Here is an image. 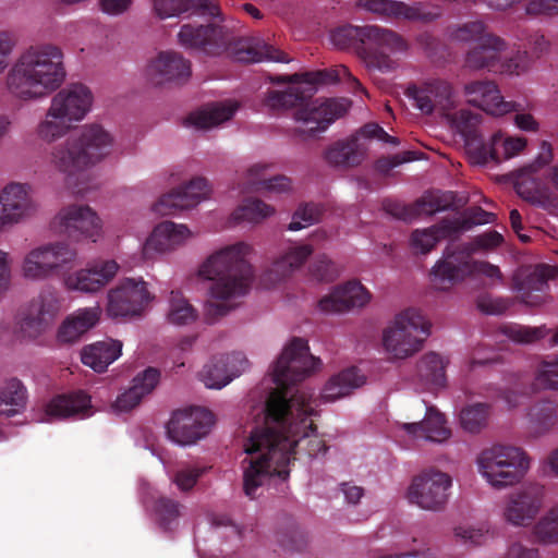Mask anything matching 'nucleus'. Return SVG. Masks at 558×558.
Instances as JSON below:
<instances>
[{"label": "nucleus", "mask_w": 558, "mask_h": 558, "mask_svg": "<svg viewBox=\"0 0 558 558\" xmlns=\"http://www.w3.org/2000/svg\"><path fill=\"white\" fill-rule=\"evenodd\" d=\"M320 364L310 353L307 341L293 338L283 349L272 369L276 388L267 397L263 417L244 444L247 463L243 474V490L250 498L269 476L282 480L289 476V464L294 459L295 448L306 441L304 448L310 457L325 453L328 447L316 435L313 416L317 415L312 395L304 390L292 392V386L304 380Z\"/></svg>", "instance_id": "f257e3e1"}, {"label": "nucleus", "mask_w": 558, "mask_h": 558, "mask_svg": "<svg viewBox=\"0 0 558 558\" xmlns=\"http://www.w3.org/2000/svg\"><path fill=\"white\" fill-rule=\"evenodd\" d=\"M341 80H348L355 87L363 89L349 69L340 65L330 70L276 76L271 80L274 83H290V85L283 90H268L264 104L276 113L294 108V119L301 123L295 129L296 134L314 137L325 132L336 119L342 117L349 106L344 99H313L316 85L337 83Z\"/></svg>", "instance_id": "f03ea898"}, {"label": "nucleus", "mask_w": 558, "mask_h": 558, "mask_svg": "<svg viewBox=\"0 0 558 558\" xmlns=\"http://www.w3.org/2000/svg\"><path fill=\"white\" fill-rule=\"evenodd\" d=\"M250 248L243 242L226 246L199 266V277L211 281L208 288L211 301L207 304L210 318L227 315L233 308L231 302L248 292L253 271L245 257Z\"/></svg>", "instance_id": "7ed1b4c3"}, {"label": "nucleus", "mask_w": 558, "mask_h": 558, "mask_svg": "<svg viewBox=\"0 0 558 558\" xmlns=\"http://www.w3.org/2000/svg\"><path fill=\"white\" fill-rule=\"evenodd\" d=\"M62 50L50 44L31 46L9 70L5 84L10 95L22 101L43 99L65 81Z\"/></svg>", "instance_id": "20e7f679"}, {"label": "nucleus", "mask_w": 558, "mask_h": 558, "mask_svg": "<svg viewBox=\"0 0 558 558\" xmlns=\"http://www.w3.org/2000/svg\"><path fill=\"white\" fill-rule=\"evenodd\" d=\"M331 41L339 49L353 48L368 71L391 73L398 61L391 56L404 54L408 40L397 32L378 25L338 27L331 33Z\"/></svg>", "instance_id": "39448f33"}, {"label": "nucleus", "mask_w": 558, "mask_h": 558, "mask_svg": "<svg viewBox=\"0 0 558 558\" xmlns=\"http://www.w3.org/2000/svg\"><path fill=\"white\" fill-rule=\"evenodd\" d=\"M180 44L187 48L202 51L208 56H220L225 52L234 54L243 62L275 61L288 63V56L264 44L258 48L245 47L242 40H235L232 32L220 24L193 25L184 24L178 34Z\"/></svg>", "instance_id": "423d86ee"}, {"label": "nucleus", "mask_w": 558, "mask_h": 558, "mask_svg": "<svg viewBox=\"0 0 558 558\" xmlns=\"http://www.w3.org/2000/svg\"><path fill=\"white\" fill-rule=\"evenodd\" d=\"M111 146L112 137L101 125H85L77 136H71L53 149L51 161L59 171L72 175L101 160Z\"/></svg>", "instance_id": "0eeeda50"}, {"label": "nucleus", "mask_w": 558, "mask_h": 558, "mask_svg": "<svg viewBox=\"0 0 558 558\" xmlns=\"http://www.w3.org/2000/svg\"><path fill=\"white\" fill-rule=\"evenodd\" d=\"M478 470L495 488L518 483L529 469L525 452L513 446L495 445L482 451L477 459Z\"/></svg>", "instance_id": "6e6552de"}, {"label": "nucleus", "mask_w": 558, "mask_h": 558, "mask_svg": "<svg viewBox=\"0 0 558 558\" xmlns=\"http://www.w3.org/2000/svg\"><path fill=\"white\" fill-rule=\"evenodd\" d=\"M429 329L430 325L421 311L407 308L398 314L393 325L384 331V348L393 359L412 356L421 350Z\"/></svg>", "instance_id": "1a4fd4ad"}, {"label": "nucleus", "mask_w": 558, "mask_h": 558, "mask_svg": "<svg viewBox=\"0 0 558 558\" xmlns=\"http://www.w3.org/2000/svg\"><path fill=\"white\" fill-rule=\"evenodd\" d=\"M77 256L76 248L65 241L45 243L24 256L22 275L27 280L45 281L74 268Z\"/></svg>", "instance_id": "9d476101"}, {"label": "nucleus", "mask_w": 558, "mask_h": 558, "mask_svg": "<svg viewBox=\"0 0 558 558\" xmlns=\"http://www.w3.org/2000/svg\"><path fill=\"white\" fill-rule=\"evenodd\" d=\"M452 477L436 468H428L412 478L408 499L412 505L427 511H442L449 500Z\"/></svg>", "instance_id": "9b49d317"}, {"label": "nucleus", "mask_w": 558, "mask_h": 558, "mask_svg": "<svg viewBox=\"0 0 558 558\" xmlns=\"http://www.w3.org/2000/svg\"><path fill=\"white\" fill-rule=\"evenodd\" d=\"M471 277L470 244L446 247L439 260L429 272L432 287L438 291H449Z\"/></svg>", "instance_id": "f8f14e48"}, {"label": "nucleus", "mask_w": 558, "mask_h": 558, "mask_svg": "<svg viewBox=\"0 0 558 558\" xmlns=\"http://www.w3.org/2000/svg\"><path fill=\"white\" fill-rule=\"evenodd\" d=\"M213 425L214 414L205 408L177 410L167 424V434L178 445H193L204 438Z\"/></svg>", "instance_id": "ddd939ff"}, {"label": "nucleus", "mask_w": 558, "mask_h": 558, "mask_svg": "<svg viewBox=\"0 0 558 558\" xmlns=\"http://www.w3.org/2000/svg\"><path fill=\"white\" fill-rule=\"evenodd\" d=\"M545 499V487L529 484L508 495L502 507V519L517 527L531 525L539 513Z\"/></svg>", "instance_id": "4468645a"}, {"label": "nucleus", "mask_w": 558, "mask_h": 558, "mask_svg": "<svg viewBox=\"0 0 558 558\" xmlns=\"http://www.w3.org/2000/svg\"><path fill=\"white\" fill-rule=\"evenodd\" d=\"M405 94L414 101V107L424 114H432L435 111L445 114L456 107L454 89L451 83L442 78L410 85Z\"/></svg>", "instance_id": "2eb2a0df"}, {"label": "nucleus", "mask_w": 558, "mask_h": 558, "mask_svg": "<svg viewBox=\"0 0 558 558\" xmlns=\"http://www.w3.org/2000/svg\"><path fill=\"white\" fill-rule=\"evenodd\" d=\"M151 299L143 279L126 278L109 291L107 313L111 317L140 315Z\"/></svg>", "instance_id": "dca6fc26"}, {"label": "nucleus", "mask_w": 558, "mask_h": 558, "mask_svg": "<svg viewBox=\"0 0 558 558\" xmlns=\"http://www.w3.org/2000/svg\"><path fill=\"white\" fill-rule=\"evenodd\" d=\"M59 231L75 241L96 242L101 235V221L97 214L86 205H70L60 210L54 219Z\"/></svg>", "instance_id": "f3484780"}, {"label": "nucleus", "mask_w": 558, "mask_h": 558, "mask_svg": "<svg viewBox=\"0 0 558 558\" xmlns=\"http://www.w3.org/2000/svg\"><path fill=\"white\" fill-rule=\"evenodd\" d=\"M525 146L524 137H504L500 132H497L487 142L483 138H472L468 144V153L475 163L484 166L488 162L499 163L510 159L522 151Z\"/></svg>", "instance_id": "a211bd4d"}, {"label": "nucleus", "mask_w": 558, "mask_h": 558, "mask_svg": "<svg viewBox=\"0 0 558 558\" xmlns=\"http://www.w3.org/2000/svg\"><path fill=\"white\" fill-rule=\"evenodd\" d=\"M357 7L385 20L430 23L439 17L438 12L429 11L422 2L408 4L398 0H359Z\"/></svg>", "instance_id": "6ab92c4d"}, {"label": "nucleus", "mask_w": 558, "mask_h": 558, "mask_svg": "<svg viewBox=\"0 0 558 558\" xmlns=\"http://www.w3.org/2000/svg\"><path fill=\"white\" fill-rule=\"evenodd\" d=\"M210 185L205 178L197 177L187 184L162 195L154 205L153 210L161 216L174 215L179 210L189 209L206 199Z\"/></svg>", "instance_id": "aec40b11"}, {"label": "nucleus", "mask_w": 558, "mask_h": 558, "mask_svg": "<svg viewBox=\"0 0 558 558\" xmlns=\"http://www.w3.org/2000/svg\"><path fill=\"white\" fill-rule=\"evenodd\" d=\"M93 94L81 83L60 89L51 99L50 116H61L71 123L81 121L90 110Z\"/></svg>", "instance_id": "412c9836"}, {"label": "nucleus", "mask_w": 558, "mask_h": 558, "mask_svg": "<svg viewBox=\"0 0 558 558\" xmlns=\"http://www.w3.org/2000/svg\"><path fill=\"white\" fill-rule=\"evenodd\" d=\"M118 269L119 265L114 260H101L90 267L68 274L63 283L69 291L95 293L112 280Z\"/></svg>", "instance_id": "4be33fe9"}, {"label": "nucleus", "mask_w": 558, "mask_h": 558, "mask_svg": "<svg viewBox=\"0 0 558 558\" xmlns=\"http://www.w3.org/2000/svg\"><path fill=\"white\" fill-rule=\"evenodd\" d=\"M247 366L248 361L241 352L214 356L204 365L201 377L206 387L220 389L239 377Z\"/></svg>", "instance_id": "5701e85b"}, {"label": "nucleus", "mask_w": 558, "mask_h": 558, "mask_svg": "<svg viewBox=\"0 0 558 558\" xmlns=\"http://www.w3.org/2000/svg\"><path fill=\"white\" fill-rule=\"evenodd\" d=\"M464 95L470 105L494 116H502L517 110L513 101H506L497 85L492 81H473L464 86Z\"/></svg>", "instance_id": "b1692460"}, {"label": "nucleus", "mask_w": 558, "mask_h": 558, "mask_svg": "<svg viewBox=\"0 0 558 558\" xmlns=\"http://www.w3.org/2000/svg\"><path fill=\"white\" fill-rule=\"evenodd\" d=\"M147 73L156 85L168 82L180 84L191 76V62L178 52L163 51L149 63Z\"/></svg>", "instance_id": "393cba45"}, {"label": "nucleus", "mask_w": 558, "mask_h": 558, "mask_svg": "<svg viewBox=\"0 0 558 558\" xmlns=\"http://www.w3.org/2000/svg\"><path fill=\"white\" fill-rule=\"evenodd\" d=\"M369 299V292L359 281H349L320 299L318 307L326 314L342 313L364 306Z\"/></svg>", "instance_id": "a878e982"}, {"label": "nucleus", "mask_w": 558, "mask_h": 558, "mask_svg": "<svg viewBox=\"0 0 558 558\" xmlns=\"http://www.w3.org/2000/svg\"><path fill=\"white\" fill-rule=\"evenodd\" d=\"M506 47L507 44L502 38L486 35L481 43L468 51L464 66L472 71L486 69L489 72H498Z\"/></svg>", "instance_id": "bb28decb"}, {"label": "nucleus", "mask_w": 558, "mask_h": 558, "mask_svg": "<svg viewBox=\"0 0 558 558\" xmlns=\"http://www.w3.org/2000/svg\"><path fill=\"white\" fill-rule=\"evenodd\" d=\"M550 268L537 266L531 271H521L514 277V289L521 301L530 306H539L547 300Z\"/></svg>", "instance_id": "cd10ccee"}, {"label": "nucleus", "mask_w": 558, "mask_h": 558, "mask_svg": "<svg viewBox=\"0 0 558 558\" xmlns=\"http://www.w3.org/2000/svg\"><path fill=\"white\" fill-rule=\"evenodd\" d=\"M154 10L160 19L181 13L203 17H221V9L216 0H153Z\"/></svg>", "instance_id": "c85d7f7f"}, {"label": "nucleus", "mask_w": 558, "mask_h": 558, "mask_svg": "<svg viewBox=\"0 0 558 558\" xmlns=\"http://www.w3.org/2000/svg\"><path fill=\"white\" fill-rule=\"evenodd\" d=\"M33 209L27 184L10 183L0 193V216L8 223L19 222Z\"/></svg>", "instance_id": "c756f323"}, {"label": "nucleus", "mask_w": 558, "mask_h": 558, "mask_svg": "<svg viewBox=\"0 0 558 558\" xmlns=\"http://www.w3.org/2000/svg\"><path fill=\"white\" fill-rule=\"evenodd\" d=\"M268 163H255L251 166L242 181L239 183L241 193L248 192H270L283 193L291 189V180L286 175L268 177Z\"/></svg>", "instance_id": "7c9ffc66"}, {"label": "nucleus", "mask_w": 558, "mask_h": 558, "mask_svg": "<svg viewBox=\"0 0 558 558\" xmlns=\"http://www.w3.org/2000/svg\"><path fill=\"white\" fill-rule=\"evenodd\" d=\"M401 428L414 439L433 442L447 440L451 432L446 426V418L435 407H428L422 422L403 423Z\"/></svg>", "instance_id": "2f4dec72"}, {"label": "nucleus", "mask_w": 558, "mask_h": 558, "mask_svg": "<svg viewBox=\"0 0 558 558\" xmlns=\"http://www.w3.org/2000/svg\"><path fill=\"white\" fill-rule=\"evenodd\" d=\"M160 373L155 367H148L144 372L137 374L132 386L118 396L114 407L119 411H130L135 408L144 396L150 393L159 383Z\"/></svg>", "instance_id": "473e14b6"}, {"label": "nucleus", "mask_w": 558, "mask_h": 558, "mask_svg": "<svg viewBox=\"0 0 558 558\" xmlns=\"http://www.w3.org/2000/svg\"><path fill=\"white\" fill-rule=\"evenodd\" d=\"M90 398L83 391L58 395L46 407V414L54 418L86 417L89 415Z\"/></svg>", "instance_id": "72a5a7b5"}, {"label": "nucleus", "mask_w": 558, "mask_h": 558, "mask_svg": "<svg viewBox=\"0 0 558 558\" xmlns=\"http://www.w3.org/2000/svg\"><path fill=\"white\" fill-rule=\"evenodd\" d=\"M100 313L98 306L77 310L68 316L59 327L58 340L64 343L77 341L98 323Z\"/></svg>", "instance_id": "f704fd0d"}, {"label": "nucleus", "mask_w": 558, "mask_h": 558, "mask_svg": "<svg viewBox=\"0 0 558 558\" xmlns=\"http://www.w3.org/2000/svg\"><path fill=\"white\" fill-rule=\"evenodd\" d=\"M191 236V231L184 225H177L172 221H162L155 227L146 241V251L160 253L173 250Z\"/></svg>", "instance_id": "c9c22d12"}, {"label": "nucleus", "mask_w": 558, "mask_h": 558, "mask_svg": "<svg viewBox=\"0 0 558 558\" xmlns=\"http://www.w3.org/2000/svg\"><path fill=\"white\" fill-rule=\"evenodd\" d=\"M238 108L235 101L213 102L190 113L185 122L197 130H208L230 120Z\"/></svg>", "instance_id": "e433bc0d"}, {"label": "nucleus", "mask_w": 558, "mask_h": 558, "mask_svg": "<svg viewBox=\"0 0 558 558\" xmlns=\"http://www.w3.org/2000/svg\"><path fill=\"white\" fill-rule=\"evenodd\" d=\"M449 219L445 218L437 225L425 229H415L410 236V245L415 254L426 255L430 253L437 243L444 239H456Z\"/></svg>", "instance_id": "4c0bfd02"}, {"label": "nucleus", "mask_w": 558, "mask_h": 558, "mask_svg": "<svg viewBox=\"0 0 558 558\" xmlns=\"http://www.w3.org/2000/svg\"><path fill=\"white\" fill-rule=\"evenodd\" d=\"M366 146L357 135L347 141H339L325 153V159L332 166L355 167L362 163L366 156Z\"/></svg>", "instance_id": "58836bf2"}, {"label": "nucleus", "mask_w": 558, "mask_h": 558, "mask_svg": "<svg viewBox=\"0 0 558 558\" xmlns=\"http://www.w3.org/2000/svg\"><path fill=\"white\" fill-rule=\"evenodd\" d=\"M121 351L122 343L118 340L99 341L85 347L81 360L84 365L101 373L121 355Z\"/></svg>", "instance_id": "ea45409f"}, {"label": "nucleus", "mask_w": 558, "mask_h": 558, "mask_svg": "<svg viewBox=\"0 0 558 558\" xmlns=\"http://www.w3.org/2000/svg\"><path fill=\"white\" fill-rule=\"evenodd\" d=\"M364 383L365 376L360 373L357 367L353 366L331 377L326 384L322 397L326 401H335L350 395L352 390L361 387Z\"/></svg>", "instance_id": "a19ab883"}, {"label": "nucleus", "mask_w": 558, "mask_h": 558, "mask_svg": "<svg viewBox=\"0 0 558 558\" xmlns=\"http://www.w3.org/2000/svg\"><path fill=\"white\" fill-rule=\"evenodd\" d=\"M312 253L313 248L308 244L290 247L284 254L274 262L269 270V275L274 276L276 281L284 279L295 269L300 268Z\"/></svg>", "instance_id": "79ce46f5"}, {"label": "nucleus", "mask_w": 558, "mask_h": 558, "mask_svg": "<svg viewBox=\"0 0 558 558\" xmlns=\"http://www.w3.org/2000/svg\"><path fill=\"white\" fill-rule=\"evenodd\" d=\"M26 388L17 378L7 380L0 387V415L8 417L22 412L26 407Z\"/></svg>", "instance_id": "37998d69"}, {"label": "nucleus", "mask_w": 558, "mask_h": 558, "mask_svg": "<svg viewBox=\"0 0 558 558\" xmlns=\"http://www.w3.org/2000/svg\"><path fill=\"white\" fill-rule=\"evenodd\" d=\"M531 535L543 546L558 545V502L553 505L533 525Z\"/></svg>", "instance_id": "c03bdc74"}, {"label": "nucleus", "mask_w": 558, "mask_h": 558, "mask_svg": "<svg viewBox=\"0 0 558 558\" xmlns=\"http://www.w3.org/2000/svg\"><path fill=\"white\" fill-rule=\"evenodd\" d=\"M446 365L442 356L435 352L423 355L417 364V375L422 381L432 387L446 385Z\"/></svg>", "instance_id": "a18cd8bd"}, {"label": "nucleus", "mask_w": 558, "mask_h": 558, "mask_svg": "<svg viewBox=\"0 0 558 558\" xmlns=\"http://www.w3.org/2000/svg\"><path fill=\"white\" fill-rule=\"evenodd\" d=\"M530 418L537 435L547 433L557 423V403L543 400L535 403L530 410Z\"/></svg>", "instance_id": "49530a36"}, {"label": "nucleus", "mask_w": 558, "mask_h": 558, "mask_svg": "<svg viewBox=\"0 0 558 558\" xmlns=\"http://www.w3.org/2000/svg\"><path fill=\"white\" fill-rule=\"evenodd\" d=\"M72 123L61 116H50V107L45 118L38 123L36 134L46 143L63 137L71 130Z\"/></svg>", "instance_id": "de8ad7c7"}, {"label": "nucleus", "mask_w": 558, "mask_h": 558, "mask_svg": "<svg viewBox=\"0 0 558 558\" xmlns=\"http://www.w3.org/2000/svg\"><path fill=\"white\" fill-rule=\"evenodd\" d=\"M196 311L183 296L181 291L173 290L169 298L168 320L173 325H187L196 319Z\"/></svg>", "instance_id": "09e8293b"}, {"label": "nucleus", "mask_w": 558, "mask_h": 558, "mask_svg": "<svg viewBox=\"0 0 558 558\" xmlns=\"http://www.w3.org/2000/svg\"><path fill=\"white\" fill-rule=\"evenodd\" d=\"M274 213L272 206L258 198L248 197L233 211L232 217L235 221L259 222Z\"/></svg>", "instance_id": "8fccbe9b"}, {"label": "nucleus", "mask_w": 558, "mask_h": 558, "mask_svg": "<svg viewBox=\"0 0 558 558\" xmlns=\"http://www.w3.org/2000/svg\"><path fill=\"white\" fill-rule=\"evenodd\" d=\"M488 416L489 405L487 403H474L461 410L460 423L464 430L475 434L487 425Z\"/></svg>", "instance_id": "3c124183"}, {"label": "nucleus", "mask_w": 558, "mask_h": 558, "mask_svg": "<svg viewBox=\"0 0 558 558\" xmlns=\"http://www.w3.org/2000/svg\"><path fill=\"white\" fill-rule=\"evenodd\" d=\"M496 219V215L484 210L482 207H472L466 210L463 218L449 219V223L456 236L458 238L463 231L471 230L474 226L492 223Z\"/></svg>", "instance_id": "603ef678"}, {"label": "nucleus", "mask_w": 558, "mask_h": 558, "mask_svg": "<svg viewBox=\"0 0 558 558\" xmlns=\"http://www.w3.org/2000/svg\"><path fill=\"white\" fill-rule=\"evenodd\" d=\"M51 324L28 306L19 322L17 332L21 337L36 339L44 333Z\"/></svg>", "instance_id": "864d4df0"}, {"label": "nucleus", "mask_w": 558, "mask_h": 558, "mask_svg": "<svg viewBox=\"0 0 558 558\" xmlns=\"http://www.w3.org/2000/svg\"><path fill=\"white\" fill-rule=\"evenodd\" d=\"M502 331L510 340L524 344L536 342L548 333V329L545 326L530 327L523 325L506 326Z\"/></svg>", "instance_id": "5fc2aeb1"}, {"label": "nucleus", "mask_w": 558, "mask_h": 558, "mask_svg": "<svg viewBox=\"0 0 558 558\" xmlns=\"http://www.w3.org/2000/svg\"><path fill=\"white\" fill-rule=\"evenodd\" d=\"M29 306L51 324L60 310V300L54 290L46 289Z\"/></svg>", "instance_id": "6e6d98bb"}, {"label": "nucleus", "mask_w": 558, "mask_h": 558, "mask_svg": "<svg viewBox=\"0 0 558 558\" xmlns=\"http://www.w3.org/2000/svg\"><path fill=\"white\" fill-rule=\"evenodd\" d=\"M180 504L177 500L161 496L155 500L154 511L160 526L169 530L172 522L180 517Z\"/></svg>", "instance_id": "4d7b16f0"}, {"label": "nucleus", "mask_w": 558, "mask_h": 558, "mask_svg": "<svg viewBox=\"0 0 558 558\" xmlns=\"http://www.w3.org/2000/svg\"><path fill=\"white\" fill-rule=\"evenodd\" d=\"M535 384L543 389H558V355L539 364Z\"/></svg>", "instance_id": "13d9d810"}, {"label": "nucleus", "mask_w": 558, "mask_h": 558, "mask_svg": "<svg viewBox=\"0 0 558 558\" xmlns=\"http://www.w3.org/2000/svg\"><path fill=\"white\" fill-rule=\"evenodd\" d=\"M322 215L320 207L315 204H304L299 206L289 223V230L299 231L303 228L314 225Z\"/></svg>", "instance_id": "bf43d9fd"}, {"label": "nucleus", "mask_w": 558, "mask_h": 558, "mask_svg": "<svg viewBox=\"0 0 558 558\" xmlns=\"http://www.w3.org/2000/svg\"><path fill=\"white\" fill-rule=\"evenodd\" d=\"M453 121L459 131L465 136L466 145L472 138H483L476 131L481 121V114L466 109H461L453 116Z\"/></svg>", "instance_id": "052dcab7"}, {"label": "nucleus", "mask_w": 558, "mask_h": 558, "mask_svg": "<svg viewBox=\"0 0 558 558\" xmlns=\"http://www.w3.org/2000/svg\"><path fill=\"white\" fill-rule=\"evenodd\" d=\"M486 35H489L486 33V25L478 20L466 22L451 31L452 39L463 43L477 41L478 44Z\"/></svg>", "instance_id": "680f3d73"}, {"label": "nucleus", "mask_w": 558, "mask_h": 558, "mask_svg": "<svg viewBox=\"0 0 558 558\" xmlns=\"http://www.w3.org/2000/svg\"><path fill=\"white\" fill-rule=\"evenodd\" d=\"M415 219L422 215L432 216L438 211L446 210L448 204L435 194H425L413 203Z\"/></svg>", "instance_id": "e2e57ef3"}, {"label": "nucleus", "mask_w": 558, "mask_h": 558, "mask_svg": "<svg viewBox=\"0 0 558 558\" xmlns=\"http://www.w3.org/2000/svg\"><path fill=\"white\" fill-rule=\"evenodd\" d=\"M383 208L386 214L396 219L407 222L415 219L413 203L404 204L395 199H385L383 202Z\"/></svg>", "instance_id": "0e129e2a"}, {"label": "nucleus", "mask_w": 558, "mask_h": 558, "mask_svg": "<svg viewBox=\"0 0 558 558\" xmlns=\"http://www.w3.org/2000/svg\"><path fill=\"white\" fill-rule=\"evenodd\" d=\"M527 65V54L526 51L518 50L513 56L507 57L505 51L502 52V58L500 60V69L498 72L508 73V74H517L519 75L526 69Z\"/></svg>", "instance_id": "69168bd1"}, {"label": "nucleus", "mask_w": 558, "mask_h": 558, "mask_svg": "<svg viewBox=\"0 0 558 558\" xmlns=\"http://www.w3.org/2000/svg\"><path fill=\"white\" fill-rule=\"evenodd\" d=\"M527 65V54L526 51L518 50L513 56L507 57L505 51L502 52V58L500 60V69L498 72L508 73V74H517L519 75L526 69Z\"/></svg>", "instance_id": "338daca9"}, {"label": "nucleus", "mask_w": 558, "mask_h": 558, "mask_svg": "<svg viewBox=\"0 0 558 558\" xmlns=\"http://www.w3.org/2000/svg\"><path fill=\"white\" fill-rule=\"evenodd\" d=\"M505 558H543L537 547L527 546L520 541L511 542L506 550Z\"/></svg>", "instance_id": "774afa93"}]
</instances>
